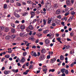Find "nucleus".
<instances>
[{
    "label": "nucleus",
    "instance_id": "obj_1",
    "mask_svg": "<svg viewBox=\"0 0 76 76\" xmlns=\"http://www.w3.org/2000/svg\"><path fill=\"white\" fill-rule=\"evenodd\" d=\"M45 55H41L39 57V59L40 60V61H42L44 60L45 58Z\"/></svg>",
    "mask_w": 76,
    "mask_h": 76
},
{
    "label": "nucleus",
    "instance_id": "obj_2",
    "mask_svg": "<svg viewBox=\"0 0 76 76\" xmlns=\"http://www.w3.org/2000/svg\"><path fill=\"white\" fill-rule=\"evenodd\" d=\"M49 43L50 41H49V39H45V44H46L45 45V46H46V47H49V46H50V45L48 44H49Z\"/></svg>",
    "mask_w": 76,
    "mask_h": 76
},
{
    "label": "nucleus",
    "instance_id": "obj_3",
    "mask_svg": "<svg viewBox=\"0 0 76 76\" xmlns=\"http://www.w3.org/2000/svg\"><path fill=\"white\" fill-rule=\"evenodd\" d=\"M30 14L31 15V18H34V16H35V13L34 12L32 11L30 12Z\"/></svg>",
    "mask_w": 76,
    "mask_h": 76
},
{
    "label": "nucleus",
    "instance_id": "obj_4",
    "mask_svg": "<svg viewBox=\"0 0 76 76\" xmlns=\"http://www.w3.org/2000/svg\"><path fill=\"white\" fill-rule=\"evenodd\" d=\"M34 51H32L31 53V55L32 56H34L35 57H37V55L36 54V53L34 52Z\"/></svg>",
    "mask_w": 76,
    "mask_h": 76
},
{
    "label": "nucleus",
    "instance_id": "obj_5",
    "mask_svg": "<svg viewBox=\"0 0 76 76\" xmlns=\"http://www.w3.org/2000/svg\"><path fill=\"white\" fill-rule=\"evenodd\" d=\"M52 19H53V18L51 17L50 18H48V24H50V23L51 22Z\"/></svg>",
    "mask_w": 76,
    "mask_h": 76
},
{
    "label": "nucleus",
    "instance_id": "obj_6",
    "mask_svg": "<svg viewBox=\"0 0 76 76\" xmlns=\"http://www.w3.org/2000/svg\"><path fill=\"white\" fill-rule=\"evenodd\" d=\"M66 71V69L65 68H62L61 69V72L62 73H64L65 72V71Z\"/></svg>",
    "mask_w": 76,
    "mask_h": 76
},
{
    "label": "nucleus",
    "instance_id": "obj_7",
    "mask_svg": "<svg viewBox=\"0 0 76 76\" xmlns=\"http://www.w3.org/2000/svg\"><path fill=\"white\" fill-rule=\"evenodd\" d=\"M12 72H13L14 73H18V72H19V71L18 70V69H12Z\"/></svg>",
    "mask_w": 76,
    "mask_h": 76
},
{
    "label": "nucleus",
    "instance_id": "obj_8",
    "mask_svg": "<svg viewBox=\"0 0 76 76\" xmlns=\"http://www.w3.org/2000/svg\"><path fill=\"white\" fill-rule=\"evenodd\" d=\"M20 61V62H21V63H24V61H25V58L23 57H22Z\"/></svg>",
    "mask_w": 76,
    "mask_h": 76
},
{
    "label": "nucleus",
    "instance_id": "obj_9",
    "mask_svg": "<svg viewBox=\"0 0 76 76\" xmlns=\"http://www.w3.org/2000/svg\"><path fill=\"white\" fill-rule=\"evenodd\" d=\"M66 4L67 6H70V0H66Z\"/></svg>",
    "mask_w": 76,
    "mask_h": 76
},
{
    "label": "nucleus",
    "instance_id": "obj_10",
    "mask_svg": "<svg viewBox=\"0 0 76 76\" xmlns=\"http://www.w3.org/2000/svg\"><path fill=\"white\" fill-rule=\"evenodd\" d=\"M74 17V16H71L69 18V19H68V21H69V20L70 21H72V20H73V18H73V17Z\"/></svg>",
    "mask_w": 76,
    "mask_h": 76
},
{
    "label": "nucleus",
    "instance_id": "obj_11",
    "mask_svg": "<svg viewBox=\"0 0 76 76\" xmlns=\"http://www.w3.org/2000/svg\"><path fill=\"white\" fill-rule=\"evenodd\" d=\"M56 61V59L55 58H54L53 59H51V63H53L55 62Z\"/></svg>",
    "mask_w": 76,
    "mask_h": 76
},
{
    "label": "nucleus",
    "instance_id": "obj_12",
    "mask_svg": "<svg viewBox=\"0 0 76 76\" xmlns=\"http://www.w3.org/2000/svg\"><path fill=\"white\" fill-rule=\"evenodd\" d=\"M41 51L42 53L43 54H44L45 53V52H46V50H45V49H42Z\"/></svg>",
    "mask_w": 76,
    "mask_h": 76
},
{
    "label": "nucleus",
    "instance_id": "obj_13",
    "mask_svg": "<svg viewBox=\"0 0 76 76\" xmlns=\"http://www.w3.org/2000/svg\"><path fill=\"white\" fill-rule=\"evenodd\" d=\"M61 12V11H60V10H58L57 11H56V13L57 14V15H58Z\"/></svg>",
    "mask_w": 76,
    "mask_h": 76
},
{
    "label": "nucleus",
    "instance_id": "obj_14",
    "mask_svg": "<svg viewBox=\"0 0 76 76\" xmlns=\"http://www.w3.org/2000/svg\"><path fill=\"white\" fill-rule=\"evenodd\" d=\"M43 24L44 25H46V23H47V20H45L44 19L43 20Z\"/></svg>",
    "mask_w": 76,
    "mask_h": 76
},
{
    "label": "nucleus",
    "instance_id": "obj_15",
    "mask_svg": "<svg viewBox=\"0 0 76 76\" xmlns=\"http://www.w3.org/2000/svg\"><path fill=\"white\" fill-rule=\"evenodd\" d=\"M15 37H16V35L15 34H12L11 36V38L12 39H14V38H15Z\"/></svg>",
    "mask_w": 76,
    "mask_h": 76
},
{
    "label": "nucleus",
    "instance_id": "obj_16",
    "mask_svg": "<svg viewBox=\"0 0 76 76\" xmlns=\"http://www.w3.org/2000/svg\"><path fill=\"white\" fill-rule=\"evenodd\" d=\"M28 28L29 29L32 30V29H33V27L32 25H30L28 26Z\"/></svg>",
    "mask_w": 76,
    "mask_h": 76
},
{
    "label": "nucleus",
    "instance_id": "obj_17",
    "mask_svg": "<svg viewBox=\"0 0 76 76\" xmlns=\"http://www.w3.org/2000/svg\"><path fill=\"white\" fill-rule=\"evenodd\" d=\"M9 31V28L8 27H7L5 29V31L6 32H7Z\"/></svg>",
    "mask_w": 76,
    "mask_h": 76
},
{
    "label": "nucleus",
    "instance_id": "obj_18",
    "mask_svg": "<svg viewBox=\"0 0 76 76\" xmlns=\"http://www.w3.org/2000/svg\"><path fill=\"white\" fill-rule=\"evenodd\" d=\"M60 59L61 60H64V57L62 55L60 56Z\"/></svg>",
    "mask_w": 76,
    "mask_h": 76
},
{
    "label": "nucleus",
    "instance_id": "obj_19",
    "mask_svg": "<svg viewBox=\"0 0 76 76\" xmlns=\"http://www.w3.org/2000/svg\"><path fill=\"white\" fill-rule=\"evenodd\" d=\"M15 29L12 28V29H11V32H12V33H15Z\"/></svg>",
    "mask_w": 76,
    "mask_h": 76
},
{
    "label": "nucleus",
    "instance_id": "obj_20",
    "mask_svg": "<svg viewBox=\"0 0 76 76\" xmlns=\"http://www.w3.org/2000/svg\"><path fill=\"white\" fill-rule=\"evenodd\" d=\"M25 26L23 25H21L20 26V28L21 29H25Z\"/></svg>",
    "mask_w": 76,
    "mask_h": 76
},
{
    "label": "nucleus",
    "instance_id": "obj_21",
    "mask_svg": "<svg viewBox=\"0 0 76 76\" xmlns=\"http://www.w3.org/2000/svg\"><path fill=\"white\" fill-rule=\"evenodd\" d=\"M5 39L7 40H9L10 39V36H7L5 37Z\"/></svg>",
    "mask_w": 76,
    "mask_h": 76
},
{
    "label": "nucleus",
    "instance_id": "obj_22",
    "mask_svg": "<svg viewBox=\"0 0 76 76\" xmlns=\"http://www.w3.org/2000/svg\"><path fill=\"white\" fill-rule=\"evenodd\" d=\"M55 72V69H50L49 72Z\"/></svg>",
    "mask_w": 76,
    "mask_h": 76
},
{
    "label": "nucleus",
    "instance_id": "obj_23",
    "mask_svg": "<svg viewBox=\"0 0 76 76\" xmlns=\"http://www.w3.org/2000/svg\"><path fill=\"white\" fill-rule=\"evenodd\" d=\"M64 46V47H65L66 49H68V48H70V47L69 45L66 46V45H65Z\"/></svg>",
    "mask_w": 76,
    "mask_h": 76
},
{
    "label": "nucleus",
    "instance_id": "obj_24",
    "mask_svg": "<svg viewBox=\"0 0 76 76\" xmlns=\"http://www.w3.org/2000/svg\"><path fill=\"white\" fill-rule=\"evenodd\" d=\"M28 13L26 12H25L24 13H23V14H22V15L23 16H26V15H27V14Z\"/></svg>",
    "mask_w": 76,
    "mask_h": 76
},
{
    "label": "nucleus",
    "instance_id": "obj_25",
    "mask_svg": "<svg viewBox=\"0 0 76 76\" xmlns=\"http://www.w3.org/2000/svg\"><path fill=\"white\" fill-rule=\"evenodd\" d=\"M70 35L71 37H73L74 35V33L73 32H72L70 34Z\"/></svg>",
    "mask_w": 76,
    "mask_h": 76
},
{
    "label": "nucleus",
    "instance_id": "obj_26",
    "mask_svg": "<svg viewBox=\"0 0 76 76\" xmlns=\"http://www.w3.org/2000/svg\"><path fill=\"white\" fill-rule=\"evenodd\" d=\"M74 53V50H72V51H70V54H73Z\"/></svg>",
    "mask_w": 76,
    "mask_h": 76
},
{
    "label": "nucleus",
    "instance_id": "obj_27",
    "mask_svg": "<svg viewBox=\"0 0 76 76\" xmlns=\"http://www.w3.org/2000/svg\"><path fill=\"white\" fill-rule=\"evenodd\" d=\"M11 25L12 27H13V28H15V24L13 23H11Z\"/></svg>",
    "mask_w": 76,
    "mask_h": 76
},
{
    "label": "nucleus",
    "instance_id": "obj_28",
    "mask_svg": "<svg viewBox=\"0 0 76 76\" xmlns=\"http://www.w3.org/2000/svg\"><path fill=\"white\" fill-rule=\"evenodd\" d=\"M5 57H6V58H9V57H10V56H9V55H7L5 56Z\"/></svg>",
    "mask_w": 76,
    "mask_h": 76
},
{
    "label": "nucleus",
    "instance_id": "obj_29",
    "mask_svg": "<svg viewBox=\"0 0 76 76\" xmlns=\"http://www.w3.org/2000/svg\"><path fill=\"white\" fill-rule=\"evenodd\" d=\"M71 14L72 15V16H74L75 15V12L74 11H72L71 12Z\"/></svg>",
    "mask_w": 76,
    "mask_h": 76
},
{
    "label": "nucleus",
    "instance_id": "obj_30",
    "mask_svg": "<svg viewBox=\"0 0 76 76\" xmlns=\"http://www.w3.org/2000/svg\"><path fill=\"white\" fill-rule=\"evenodd\" d=\"M27 3L28 4H32V3H33V2L31 1H27Z\"/></svg>",
    "mask_w": 76,
    "mask_h": 76
},
{
    "label": "nucleus",
    "instance_id": "obj_31",
    "mask_svg": "<svg viewBox=\"0 0 76 76\" xmlns=\"http://www.w3.org/2000/svg\"><path fill=\"white\" fill-rule=\"evenodd\" d=\"M26 52H25L23 53V56H26Z\"/></svg>",
    "mask_w": 76,
    "mask_h": 76
},
{
    "label": "nucleus",
    "instance_id": "obj_32",
    "mask_svg": "<svg viewBox=\"0 0 76 76\" xmlns=\"http://www.w3.org/2000/svg\"><path fill=\"white\" fill-rule=\"evenodd\" d=\"M7 5H6V4H4V9H6V8H7Z\"/></svg>",
    "mask_w": 76,
    "mask_h": 76
},
{
    "label": "nucleus",
    "instance_id": "obj_33",
    "mask_svg": "<svg viewBox=\"0 0 76 76\" xmlns=\"http://www.w3.org/2000/svg\"><path fill=\"white\" fill-rule=\"evenodd\" d=\"M56 39L57 41H58V42L61 41V39L59 37L57 38Z\"/></svg>",
    "mask_w": 76,
    "mask_h": 76
},
{
    "label": "nucleus",
    "instance_id": "obj_34",
    "mask_svg": "<svg viewBox=\"0 0 76 76\" xmlns=\"http://www.w3.org/2000/svg\"><path fill=\"white\" fill-rule=\"evenodd\" d=\"M17 5L18 6H21V4H20V3H17Z\"/></svg>",
    "mask_w": 76,
    "mask_h": 76
},
{
    "label": "nucleus",
    "instance_id": "obj_35",
    "mask_svg": "<svg viewBox=\"0 0 76 76\" xmlns=\"http://www.w3.org/2000/svg\"><path fill=\"white\" fill-rule=\"evenodd\" d=\"M48 54H49V55L50 54H53V52L52 51H51L50 52V51H49L48 53Z\"/></svg>",
    "mask_w": 76,
    "mask_h": 76
},
{
    "label": "nucleus",
    "instance_id": "obj_36",
    "mask_svg": "<svg viewBox=\"0 0 76 76\" xmlns=\"http://www.w3.org/2000/svg\"><path fill=\"white\" fill-rule=\"evenodd\" d=\"M15 17H16V18H19V17H20V15L18 14H16L15 15Z\"/></svg>",
    "mask_w": 76,
    "mask_h": 76
},
{
    "label": "nucleus",
    "instance_id": "obj_37",
    "mask_svg": "<svg viewBox=\"0 0 76 76\" xmlns=\"http://www.w3.org/2000/svg\"><path fill=\"white\" fill-rule=\"evenodd\" d=\"M69 13H70L67 12L64 15L65 16H68V15H69Z\"/></svg>",
    "mask_w": 76,
    "mask_h": 76
},
{
    "label": "nucleus",
    "instance_id": "obj_38",
    "mask_svg": "<svg viewBox=\"0 0 76 76\" xmlns=\"http://www.w3.org/2000/svg\"><path fill=\"white\" fill-rule=\"evenodd\" d=\"M32 66H33V65H30L29 67V69H32Z\"/></svg>",
    "mask_w": 76,
    "mask_h": 76
},
{
    "label": "nucleus",
    "instance_id": "obj_39",
    "mask_svg": "<svg viewBox=\"0 0 76 76\" xmlns=\"http://www.w3.org/2000/svg\"><path fill=\"white\" fill-rule=\"evenodd\" d=\"M65 73L66 74H68V73H69V71H68V70H65Z\"/></svg>",
    "mask_w": 76,
    "mask_h": 76
},
{
    "label": "nucleus",
    "instance_id": "obj_40",
    "mask_svg": "<svg viewBox=\"0 0 76 76\" xmlns=\"http://www.w3.org/2000/svg\"><path fill=\"white\" fill-rule=\"evenodd\" d=\"M47 58H48V59H49L50 58V55L47 56Z\"/></svg>",
    "mask_w": 76,
    "mask_h": 76
},
{
    "label": "nucleus",
    "instance_id": "obj_41",
    "mask_svg": "<svg viewBox=\"0 0 76 76\" xmlns=\"http://www.w3.org/2000/svg\"><path fill=\"white\" fill-rule=\"evenodd\" d=\"M5 60V58H3L1 60V62H3V61Z\"/></svg>",
    "mask_w": 76,
    "mask_h": 76
},
{
    "label": "nucleus",
    "instance_id": "obj_42",
    "mask_svg": "<svg viewBox=\"0 0 76 76\" xmlns=\"http://www.w3.org/2000/svg\"><path fill=\"white\" fill-rule=\"evenodd\" d=\"M57 17L58 18H59V19H61V17L60 15H59Z\"/></svg>",
    "mask_w": 76,
    "mask_h": 76
},
{
    "label": "nucleus",
    "instance_id": "obj_43",
    "mask_svg": "<svg viewBox=\"0 0 76 76\" xmlns=\"http://www.w3.org/2000/svg\"><path fill=\"white\" fill-rule=\"evenodd\" d=\"M66 40H67V41H71V39L68 38H67Z\"/></svg>",
    "mask_w": 76,
    "mask_h": 76
},
{
    "label": "nucleus",
    "instance_id": "obj_44",
    "mask_svg": "<svg viewBox=\"0 0 76 76\" xmlns=\"http://www.w3.org/2000/svg\"><path fill=\"white\" fill-rule=\"evenodd\" d=\"M52 26H56V24L54 23H53L52 24Z\"/></svg>",
    "mask_w": 76,
    "mask_h": 76
},
{
    "label": "nucleus",
    "instance_id": "obj_45",
    "mask_svg": "<svg viewBox=\"0 0 76 76\" xmlns=\"http://www.w3.org/2000/svg\"><path fill=\"white\" fill-rule=\"evenodd\" d=\"M15 55L14 54H11V57H15Z\"/></svg>",
    "mask_w": 76,
    "mask_h": 76
},
{
    "label": "nucleus",
    "instance_id": "obj_46",
    "mask_svg": "<svg viewBox=\"0 0 76 76\" xmlns=\"http://www.w3.org/2000/svg\"><path fill=\"white\" fill-rule=\"evenodd\" d=\"M35 42L36 43H38V42H39V39H38L36 40Z\"/></svg>",
    "mask_w": 76,
    "mask_h": 76
},
{
    "label": "nucleus",
    "instance_id": "obj_47",
    "mask_svg": "<svg viewBox=\"0 0 76 76\" xmlns=\"http://www.w3.org/2000/svg\"><path fill=\"white\" fill-rule=\"evenodd\" d=\"M73 65H74V64L73 63H72L71 64H70V66L72 67H73Z\"/></svg>",
    "mask_w": 76,
    "mask_h": 76
},
{
    "label": "nucleus",
    "instance_id": "obj_48",
    "mask_svg": "<svg viewBox=\"0 0 76 76\" xmlns=\"http://www.w3.org/2000/svg\"><path fill=\"white\" fill-rule=\"evenodd\" d=\"M23 35V33H21L20 34V37H22V35Z\"/></svg>",
    "mask_w": 76,
    "mask_h": 76
},
{
    "label": "nucleus",
    "instance_id": "obj_49",
    "mask_svg": "<svg viewBox=\"0 0 76 76\" xmlns=\"http://www.w3.org/2000/svg\"><path fill=\"white\" fill-rule=\"evenodd\" d=\"M41 55V54L39 52H38L37 53V56H39Z\"/></svg>",
    "mask_w": 76,
    "mask_h": 76
},
{
    "label": "nucleus",
    "instance_id": "obj_50",
    "mask_svg": "<svg viewBox=\"0 0 76 76\" xmlns=\"http://www.w3.org/2000/svg\"><path fill=\"white\" fill-rule=\"evenodd\" d=\"M47 31H48V30H45V31H44V34H47Z\"/></svg>",
    "mask_w": 76,
    "mask_h": 76
},
{
    "label": "nucleus",
    "instance_id": "obj_51",
    "mask_svg": "<svg viewBox=\"0 0 76 76\" xmlns=\"http://www.w3.org/2000/svg\"><path fill=\"white\" fill-rule=\"evenodd\" d=\"M30 39H31V40H33V39H34V36H32L31 37H30Z\"/></svg>",
    "mask_w": 76,
    "mask_h": 76
},
{
    "label": "nucleus",
    "instance_id": "obj_52",
    "mask_svg": "<svg viewBox=\"0 0 76 76\" xmlns=\"http://www.w3.org/2000/svg\"><path fill=\"white\" fill-rule=\"evenodd\" d=\"M9 60L10 61H12V60H13V59L12 57H10L9 58Z\"/></svg>",
    "mask_w": 76,
    "mask_h": 76
},
{
    "label": "nucleus",
    "instance_id": "obj_53",
    "mask_svg": "<svg viewBox=\"0 0 76 76\" xmlns=\"http://www.w3.org/2000/svg\"><path fill=\"white\" fill-rule=\"evenodd\" d=\"M0 29L1 30H3V27H2V26H1L0 27Z\"/></svg>",
    "mask_w": 76,
    "mask_h": 76
},
{
    "label": "nucleus",
    "instance_id": "obj_54",
    "mask_svg": "<svg viewBox=\"0 0 76 76\" xmlns=\"http://www.w3.org/2000/svg\"><path fill=\"white\" fill-rule=\"evenodd\" d=\"M23 75H26L27 74H28V73H27L26 72H24L23 73Z\"/></svg>",
    "mask_w": 76,
    "mask_h": 76
},
{
    "label": "nucleus",
    "instance_id": "obj_55",
    "mask_svg": "<svg viewBox=\"0 0 76 76\" xmlns=\"http://www.w3.org/2000/svg\"><path fill=\"white\" fill-rule=\"evenodd\" d=\"M21 23H25V20H22Z\"/></svg>",
    "mask_w": 76,
    "mask_h": 76
},
{
    "label": "nucleus",
    "instance_id": "obj_56",
    "mask_svg": "<svg viewBox=\"0 0 76 76\" xmlns=\"http://www.w3.org/2000/svg\"><path fill=\"white\" fill-rule=\"evenodd\" d=\"M39 44L40 45H42L43 44V42H39Z\"/></svg>",
    "mask_w": 76,
    "mask_h": 76
},
{
    "label": "nucleus",
    "instance_id": "obj_57",
    "mask_svg": "<svg viewBox=\"0 0 76 76\" xmlns=\"http://www.w3.org/2000/svg\"><path fill=\"white\" fill-rule=\"evenodd\" d=\"M10 2L12 3H14V1L13 0H10Z\"/></svg>",
    "mask_w": 76,
    "mask_h": 76
},
{
    "label": "nucleus",
    "instance_id": "obj_58",
    "mask_svg": "<svg viewBox=\"0 0 76 76\" xmlns=\"http://www.w3.org/2000/svg\"><path fill=\"white\" fill-rule=\"evenodd\" d=\"M71 3H72V4H73V3H74V2H75V1H74V0H71Z\"/></svg>",
    "mask_w": 76,
    "mask_h": 76
},
{
    "label": "nucleus",
    "instance_id": "obj_59",
    "mask_svg": "<svg viewBox=\"0 0 76 76\" xmlns=\"http://www.w3.org/2000/svg\"><path fill=\"white\" fill-rule=\"evenodd\" d=\"M54 40H55V38H54L52 40L53 42H56V41Z\"/></svg>",
    "mask_w": 76,
    "mask_h": 76
},
{
    "label": "nucleus",
    "instance_id": "obj_60",
    "mask_svg": "<svg viewBox=\"0 0 76 76\" xmlns=\"http://www.w3.org/2000/svg\"><path fill=\"white\" fill-rule=\"evenodd\" d=\"M4 74L5 75H7V71H5L4 72Z\"/></svg>",
    "mask_w": 76,
    "mask_h": 76
},
{
    "label": "nucleus",
    "instance_id": "obj_61",
    "mask_svg": "<svg viewBox=\"0 0 76 76\" xmlns=\"http://www.w3.org/2000/svg\"><path fill=\"white\" fill-rule=\"evenodd\" d=\"M26 66L27 67H28V66H29V62H27L26 64Z\"/></svg>",
    "mask_w": 76,
    "mask_h": 76
},
{
    "label": "nucleus",
    "instance_id": "obj_62",
    "mask_svg": "<svg viewBox=\"0 0 76 76\" xmlns=\"http://www.w3.org/2000/svg\"><path fill=\"white\" fill-rule=\"evenodd\" d=\"M32 48H36V46L34 45L32 47Z\"/></svg>",
    "mask_w": 76,
    "mask_h": 76
},
{
    "label": "nucleus",
    "instance_id": "obj_63",
    "mask_svg": "<svg viewBox=\"0 0 76 76\" xmlns=\"http://www.w3.org/2000/svg\"><path fill=\"white\" fill-rule=\"evenodd\" d=\"M36 13H37V14H39L40 13V12H39V11H36Z\"/></svg>",
    "mask_w": 76,
    "mask_h": 76
},
{
    "label": "nucleus",
    "instance_id": "obj_64",
    "mask_svg": "<svg viewBox=\"0 0 76 76\" xmlns=\"http://www.w3.org/2000/svg\"><path fill=\"white\" fill-rule=\"evenodd\" d=\"M61 76H66V75L65 74V73H63V74L61 75Z\"/></svg>",
    "mask_w": 76,
    "mask_h": 76
}]
</instances>
